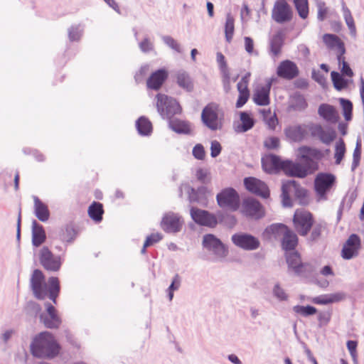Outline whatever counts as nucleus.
<instances>
[{
    "label": "nucleus",
    "mask_w": 364,
    "mask_h": 364,
    "mask_svg": "<svg viewBox=\"0 0 364 364\" xmlns=\"http://www.w3.org/2000/svg\"><path fill=\"white\" fill-rule=\"evenodd\" d=\"M343 12L345 21L350 31V33L355 36L356 33V28L354 19L351 15L350 10L344 4L343 6Z\"/></svg>",
    "instance_id": "nucleus-44"
},
{
    "label": "nucleus",
    "mask_w": 364,
    "mask_h": 364,
    "mask_svg": "<svg viewBox=\"0 0 364 364\" xmlns=\"http://www.w3.org/2000/svg\"><path fill=\"white\" fill-rule=\"evenodd\" d=\"M46 309V314L40 315V320L45 327L48 328H58L62 323L61 318L58 315L57 309L50 304H45Z\"/></svg>",
    "instance_id": "nucleus-15"
},
{
    "label": "nucleus",
    "mask_w": 364,
    "mask_h": 364,
    "mask_svg": "<svg viewBox=\"0 0 364 364\" xmlns=\"http://www.w3.org/2000/svg\"><path fill=\"white\" fill-rule=\"evenodd\" d=\"M346 151V149L344 141L342 139H341L339 141L336 142L335 146L334 158L336 164H341L345 156Z\"/></svg>",
    "instance_id": "nucleus-41"
},
{
    "label": "nucleus",
    "mask_w": 364,
    "mask_h": 364,
    "mask_svg": "<svg viewBox=\"0 0 364 364\" xmlns=\"http://www.w3.org/2000/svg\"><path fill=\"white\" fill-rule=\"evenodd\" d=\"M264 145L269 149H277L279 146V139L275 136L268 137L264 140Z\"/></svg>",
    "instance_id": "nucleus-52"
},
{
    "label": "nucleus",
    "mask_w": 364,
    "mask_h": 364,
    "mask_svg": "<svg viewBox=\"0 0 364 364\" xmlns=\"http://www.w3.org/2000/svg\"><path fill=\"white\" fill-rule=\"evenodd\" d=\"M287 263L289 269H291L296 274H301L306 272L309 267V263L301 262V255L296 252H288L285 255Z\"/></svg>",
    "instance_id": "nucleus-23"
},
{
    "label": "nucleus",
    "mask_w": 364,
    "mask_h": 364,
    "mask_svg": "<svg viewBox=\"0 0 364 364\" xmlns=\"http://www.w3.org/2000/svg\"><path fill=\"white\" fill-rule=\"evenodd\" d=\"M259 112L262 114L264 119L266 121V124H267L269 128L274 130L277 124H278V120L276 115L273 114L269 119H267V116L271 114V109L269 108L267 109H263L260 110Z\"/></svg>",
    "instance_id": "nucleus-46"
},
{
    "label": "nucleus",
    "mask_w": 364,
    "mask_h": 364,
    "mask_svg": "<svg viewBox=\"0 0 364 364\" xmlns=\"http://www.w3.org/2000/svg\"><path fill=\"white\" fill-rule=\"evenodd\" d=\"M293 225L295 230L301 236H306L310 232L314 219L311 213L303 208L296 210L293 216Z\"/></svg>",
    "instance_id": "nucleus-7"
},
{
    "label": "nucleus",
    "mask_w": 364,
    "mask_h": 364,
    "mask_svg": "<svg viewBox=\"0 0 364 364\" xmlns=\"http://www.w3.org/2000/svg\"><path fill=\"white\" fill-rule=\"evenodd\" d=\"M336 182V177L331 173H318L314 182V191L321 199L326 200V195L331 191Z\"/></svg>",
    "instance_id": "nucleus-8"
},
{
    "label": "nucleus",
    "mask_w": 364,
    "mask_h": 364,
    "mask_svg": "<svg viewBox=\"0 0 364 364\" xmlns=\"http://www.w3.org/2000/svg\"><path fill=\"white\" fill-rule=\"evenodd\" d=\"M60 348L54 336L48 331L36 335L31 344V353L40 358H53L59 354Z\"/></svg>",
    "instance_id": "nucleus-2"
},
{
    "label": "nucleus",
    "mask_w": 364,
    "mask_h": 364,
    "mask_svg": "<svg viewBox=\"0 0 364 364\" xmlns=\"http://www.w3.org/2000/svg\"><path fill=\"white\" fill-rule=\"evenodd\" d=\"M357 346H358L357 341H348L347 342V348L354 360H355L356 357H357V352H356Z\"/></svg>",
    "instance_id": "nucleus-58"
},
{
    "label": "nucleus",
    "mask_w": 364,
    "mask_h": 364,
    "mask_svg": "<svg viewBox=\"0 0 364 364\" xmlns=\"http://www.w3.org/2000/svg\"><path fill=\"white\" fill-rule=\"evenodd\" d=\"M341 105L343 107V115L346 120L349 121L351 119L353 104L350 101L341 98L340 100Z\"/></svg>",
    "instance_id": "nucleus-49"
},
{
    "label": "nucleus",
    "mask_w": 364,
    "mask_h": 364,
    "mask_svg": "<svg viewBox=\"0 0 364 364\" xmlns=\"http://www.w3.org/2000/svg\"><path fill=\"white\" fill-rule=\"evenodd\" d=\"M223 111L215 102L208 103L203 109L201 119L203 123L211 130L220 129L223 127Z\"/></svg>",
    "instance_id": "nucleus-5"
},
{
    "label": "nucleus",
    "mask_w": 364,
    "mask_h": 364,
    "mask_svg": "<svg viewBox=\"0 0 364 364\" xmlns=\"http://www.w3.org/2000/svg\"><path fill=\"white\" fill-rule=\"evenodd\" d=\"M193 155L197 159H203L205 155L203 146L201 144L196 145L193 149Z\"/></svg>",
    "instance_id": "nucleus-55"
},
{
    "label": "nucleus",
    "mask_w": 364,
    "mask_h": 364,
    "mask_svg": "<svg viewBox=\"0 0 364 364\" xmlns=\"http://www.w3.org/2000/svg\"><path fill=\"white\" fill-rule=\"evenodd\" d=\"M156 99L157 111L163 118L171 119L181 113L182 108L176 99L162 93H158Z\"/></svg>",
    "instance_id": "nucleus-6"
},
{
    "label": "nucleus",
    "mask_w": 364,
    "mask_h": 364,
    "mask_svg": "<svg viewBox=\"0 0 364 364\" xmlns=\"http://www.w3.org/2000/svg\"><path fill=\"white\" fill-rule=\"evenodd\" d=\"M294 4L299 16L306 18L309 15L308 0H294Z\"/></svg>",
    "instance_id": "nucleus-42"
},
{
    "label": "nucleus",
    "mask_w": 364,
    "mask_h": 364,
    "mask_svg": "<svg viewBox=\"0 0 364 364\" xmlns=\"http://www.w3.org/2000/svg\"><path fill=\"white\" fill-rule=\"evenodd\" d=\"M272 83L270 82L265 85H257L253 92V102L259 106H267L270 104V90Z\"/></svg>",
    "instance_id": "nucleus-20"
},
{
    "label": "nucleus",
    "mask_w": 364,
    "mask_h": 364,
    "mask_svg": "<svg viewBox=\"0 0 364 364\" xmlns=\"http://www.w3.org/2000/svg\"><path fill=\"white\" fill-rule=\"evenodd\" d=\"M308 126L294 125L285 129L286 136L294 141H301L307 135Z\"/></svg>",
    "instance_id": "nucleus-26"
},
{
    "label": "nucleus",
    "mask_w": 364,
    "mask_h": 364,
    "mask_svg": "<svg viewBox=\"0 0 364 364\" xmlns=\"http://www.w3.org/2000/svg\"><path fill=\"white\" fill-rule=\"evenodd\" d=\"M88 215L94 221L98 223L102 220L104 213L103 205L99 202L94 201L88 208Z\"/></svg>",
    "instance_id": "nucleus-36"
},
{
    "label": "nucleus",
    "mask_w": 364,
    "mask_h": 364,
    "mask_svg": "<svg viewBox=\"0 0 364 364\" xmlns=\"http://www.w3.org/2000/svg\"><path fill=\"white\" fill-rule=\"evenodd\" d=\"M331 317V313H320L318 319L321 324H327L330 321Z\"/></svg>",
    "instance_id": "nucleus-62"
},
{
    "label": "nucleus",
    "mask_w": 364,
    "mask_h": 364,
    "mask_svg": "<svg viewBox=\"0 0 364 364\" xmlns=\"http://www.w3.org/2000/svg\"><path fill=\"white\" fill-rule=\"evenodd\" d=\"M48 290L45 282V277L39 269H35L31 278V287L34 296L38 299H44L48 295L56 304L57 297L60 293V282L58 277H52L48 279Z\"/></svg>",
    "instance_id": "nucleus-3"
},
{
    "label": "nucleus",
    "mask_w": 364,
    "mask_h": 364,
    "mask_svg": "<svg viewBox=\"0 0 364 364\" xmlns=\"http://www.w3.org/2000/svg\"><path fill=\"white\" fill-rule=\"evenodd\" d=\"M285 33L283 30L277 31L272 37L269 42V48L272 55L278 56L281 52L284 43Z\"/></svg>",
    "instance_id": "nucleus-29"
},
{
    "label": "nucleus",
    "mask_w": 364,
    "mask_h": 364,
    "mask_svg": "<svg viewBox=\"0 0 364 364\" xmlns=\"http://www.w3.org/2000/svg\"><path fill=\"white\" fill-rule=\"evenodd\" d=\"M249 80L247 77H243L237 85L239 92L238 98L236 102V107H242L250 98V90L248 89Z\"/></svg>",
    "instance_id": "nucleus-28"
},
{
    "label": "nucleus",
    "mask_w": 364,
    "mask_h": 364,
    "mask_svg": "<svg viewBox=\"0 0 364 364\" xmlns=\"http://www.w3.org/2000/svg\"><path fill=\"white\" fill-rule=\"evenodd\" d=\"M242 212L247 217L254 219H259L264 215L262 205L253 198H247L243 201Z\"/></svg>",
    "instance_id": "nucleus-17"
},
{
    "label": "nucleus",
    "mask_w": 364,
    "mask_h": 364,
    "mask_svg": "<svg viewBox=\"0 0 364 364\" xmlns=\"http://www.w3.org/2000/svg\"><path fill=\"white\" fill-rule=\"evenodd\" d=\"M168 77V71L164 69H159L152 73L146 80V86L149 89L159 90Z\"/></svg>",
    "instance_id": "nucleus-24"
},
{
    "label": "nucleus",
    "mask_w": 364,
    "mask_h": 364,
    "mask_svg": "<svg viewBox=\"0 0 364 364\" xmlns=\"http://www.w3.org/2000/svg\"><path fill=\"white\" fill-rule=\"evenodd\" d=\"M191 215L193 220L200 225L213 228L217 224V220L215 216L206 210L192 208L191 209Z\"/></svg>",
    "instance_id": "nucleus-21"
},
{
    "label": "nucleus",
    "mask_w": 364,
    "mask_h": 364,
    "mask_svg": "<svg viewBox=\"0 0 364 364\" xmlns=\"http://www.w3.org/2000/svg\"><path fill=\"white\" fill-rule=\"evenodd\" d=\"M175 78L178 85L187 90L191 91L193 88V82L188 73L180 70L175 74Z\"/></svg>",
    "instance_id": "nucleus-35"
},
{
    "label": "nucleus",
    "mask_w": 364,
    "mask_h": 364,
    "mask_svg": "<svg viewBox=\"0 0 364 364\" xmlns=\"http://www.w3.org/2000/svg\"><path fill=\"white\" fill-rule=\"evenodd\" d=\"M272 18L277 23H282L292 18V11L285 0H277L272 9Z\"/></svg>",
    "instance_id": "nucleus-12"
},
{
    "label": "nucleus",
    "mask_w": 364,
    "mask_h": 364,
    "mask_svg": "<svg viewBox=\"0 0 364 364\" xmlns=\"http://www.w3.org/2000/svg\"><path fill=\"white\" fill-rule=\"evenodd\" d=\"M203 245L206 249L212 250L219 257H223L227 255L228 250L225 245L213 235H205L203 237Z\"/></svg>",
    "instance_id": "nucleus-22"
},
{
    "label": "nucleus",
    "mask_w": 364,
    "mask_h": 364,
    "mask_svg": "<svg viewBox=\"0 0 364 364\" xmlns=\"http://www.w3.org/2000/svg\"><path fill=\"white\" fill-rule=\"evenodd\" d=\"M196 177H197L198 180H199L200 181H201L203 183H205V179L208 177V173H207V171H204L203 169L199 168L196 171Z\"/></svg>",
    "instance_id": "nucleus-64"
},
{
    "label": "nucleus",
    "mask_w": 364,
    "mask_h": 364,
    "mask_svg": "<svg viewBox=\"0 0 364 364\" xmlns=\"http://www.w3.org/2000/svg\"><path fill=\"white\" fill-rule=\"evenodd\" d=\"M292 107L294 109L302 110L307 107L305 98L301 95H296L293 98Z\"/></svg>",
    "instance_id": "nucleus-50"
},
{
    "label": "nucleus",
    "mask_w": 364,
    "mask_h": 364,
    "mask_svg": "<svg viewBox=\"0 0 364 364\" xmlns=\"http://www.w3.org/2000/svg\"><path fill=\"white\" fill-rule=\"evenodd\" d=\"M323 41L329 49H336L337 55H344L345 46L341 38L335 34L326 33L323 36Z\"/></svg>",
    "instance_id": "nucleus-27"
},
{
    "label": "nucleus",
    "mask_w": 364,
    "mask_h": 364,
    "mask_svg": "<svg viewBox=\"0 0 364 364\" xmlns=\"http://www.w3.org/2000/svg\"><path fill=\"white\" fill-rule=\"evenodd\" d=\"M244 41L245 50L250 54L252 53L254 50L253 40L250 37H245Z\"/></svg>",
    "instance_id": "nucleus-61"
},
{
    "label": "nucleus",
    "mask_w": 364,
    "mask_h": 364,
    "mask_svg": "<svg viewBox=\"0 0 364 364\" xmlns=\"http://www.w3.org/2000/svg\"><path fill=\"white\" fill-rule=\"evenodd\" d=\"M232 241L236 246L245 250H257L259 245V240L247 233H236L232 236Z\"/></svg>",
    "instance_id": "nucleus-14"
},
{
    "label": "nucleus",
    "mask_w": 364,
    "mask_h": 364,
    "mask_svg": "<svg viewBox=\"0 0 364 364\" xmlns=\"http://www.w3.org/2000/svg\"><path fill=\"white\" fill-rule=\"evenodd\" d=\"M308 129L311 136L318 138L322 143L326 144H330L336 136V133L333 129H324L321 125L318 124L308 125Z\"/></svg>",
    "instance_id": "nucleus-16"
},
{
    "label": "nucleus",
    "mask_w": 364,
    "mask_h": 364,
    "mask_svg": "<svg viewBox=\"0 0 364 364\" xmlns=\"http://www.w3.org/2000/svg\"><path fill=\"white\" fill-rule=\"evenodd\" d=\"M274 156H276L269 155L266 156L265 158H263L262 160V168L264 171L267 173H272L281 170L280 166H275L269 161V159Z\"/></svg>",
    "instance_id": "nucleus-48"
},
{
    "label": "nucleus",
    "mask_w": 364,
    "mask_h": 364,
    "mask_svg": "<svg viewBox=\"0 0 364 364\" xmlns=\"http://www.w3.org/2000/svg\"><path fill=\"white\" fill-rule=\"evenodd\" d=\"M169 125L171 129L177 133L189 134L191 132L190 124L185 121L179 119L170 120Z\"/></svg>",
    "instance_id": "nucleus-38"
},
{
    "label": "nucleus",
    "mask_w": 364,
    "mask_h": 364,
    "mask_svg": "<svg viewBox=\"0 0 364 364\" xmlns=\"http://www.w3.org/2000/svg\"><path fill=\"white\" fill-rule=\"evenodd\" d=\"M299 158L305 161L304 164L294 162L290 160L283 161L279 156L269 159V161L275 166H280L281 170L288 176L304 178L314 173L319 169L318 161L328 154L329 149L325 151L309 146L298 148Z\"/></svg>",
    "instance_id": "nucleus-1"
},
{
    "label": "nucleus",
    "mask_w": 364,
    "mask_h": 364,
    "mask_svg": "<svg viewBox=\"0 0 364 364\" xmlns=\"http://www.w3.org/2000/svg\"><path fill=\"white\" fill-rule=\"evenodd\" d=\"M276 239L281 240L282 247L285 251L293 250L298 245V237L284 224H274L267 229Z\"/></svg>",
    "instance_id": "nucleus-4"
},
{
    "label": "nucleus",
    "mask_w": 364,
    "mask_h": 364,
    "mask_svg": "<svg viewBox=\"0 0 364 364\" xmlns=\"http://www.w3.org/2000/svg\"><path fill=\"white\" fill-rule=\"evenodd\" d=\"M136 129L141 135L147 136L152 132V124L145 117H141L136 123Z\"/></svg>",
    "instance_id": "nucleus-37"
},
{
    "label": "nucleus",
    "mask_w": 364,
    "mask_h": 364,
    "mask_svg": "<svg viewBox=\"0 0 364 364\" xmlns=\"http://www.w3.org/2000/svg\"><path fill=\"white\" fill-rule=\"evenodd\" d=\"M221 145L218 141H213L210 146V155L212 157L218 156L221 151Z\"/></svg>",
    "instance_id": "nucleus-57"
},
{
    "label": "nucleus",
    "mask_w": 364,
    "mask_h": 364,
    "mask_svg": "<svg viewBox=\"0 0 364 364\" xmlns=\"http://www.w3.org/2000/svg\"><path fill=\"white\" fill-rule=\"evenodd\" d=\"M240 124H237L235 127V132L238 133L245 132L251 129L254 124L255 121L250 114L245 112H242L240 114Z\"/></svg>",
    "instance_id": "nucleus-34"
},
{
    "label": "nucleus",
    "mask_w": 364,
    "mask_h": 364,
    "mask_svg": "<svg viewBox=\"0 0 364 364\" xmlns=\"http://www.w3.org/2000/svg\"><path fill=\"white\" fill-rule=\"evenodd\" d=\"M164 41L168 46H169L173 50H176L178 53L181 52L180 44L172 37L165 36L164 38Z\"/></svg>",
    "instance_id": "nucleus-53"
},
{
    "label": "nucleus",
    "mask_w": 364,
    "mask_h": 364,
    "mask_svg": "<svg viewBox=\"0 0 364 364\" xmlns=\"http://www.w3.org/2000/svg\"><path fill=\"white\" fill-rule=\"evenodd\" d=\"M331 76L334 87L337 90H341L348 87V81L345 80L338 72L332 71Z\"/></svg>",
    "instance_id": "nucleus-43"
},
{
    "label": "nucleus",
    "mask_w": 364,
    "mask_h": 364,
    "mask_svg": "<svg viewBox=\"0 0 364 364\" xmlns=\"http://www.w3.org/2000/svg\"><path fill=\"white\" fill-rule=\"evenodd\" d=\"M318 112L326 121L335 124L339 119V115L333 106L322 104L319 106Z\"/></svg>",
    "instance_id": "nucleus-30"
},
{
    "label": "nucleus",
    "mask_w": 364,
    "mask_h": 364,
    "mask_svg": "<svg viewBox=\"0 0 364 364\" xmlns=\"http://www.w3.org/2000/svg\"><path fill=\"white\" fill-rule=\"evenodd\" d=\"M353 168H356L358 166L360 156H361V141L360 140H358L356 143V146L353 151Z\"/></svg>",
    "instance_id": "nucleus-51"
},
{
    "label": "nucleus",
    "mask_w": 364,
    "mask_h": 364,
    "mask_svg": "<svg viewBox=\"0 0 364 364\" xmlns=\"http://www.w3.org/2000/svg\"><path fill=\"white\" fill-rule=\"evenodd\" d=\"M139 46H140V48L141 49V50H143L144 52H148L152 49L151 43L146 38L144 39L140 43Z\"/></svg>",
    "instance_id": "nucleus-63"
},
{
    "label": "nucleus",
    "mask_w": 364,
    "mask_h": 364,
    "mask_svg": "<svg viewBox=\"0 0 364 364\" xmlns=\"http://www.w3.org/2000/svg\"><path fill=\"white\" fill-rule=\"evenodd\" d=\"M299 74V70L296 64L289 60L282 61L277 68V76L285 80H293Z\"/></svg>",
    "instance_id": "nucleus-18"
},
{
    "label": "nucleus",
    "mask_w": 364,
    "mask_h": 364,
    "mask_svg": "<svg viewBox=\"0 0 364 364\" xmlns=\"http://www.w3.org/2000/svg\"><path fill=\"white\" fill-rule=\"evenodd\" d=\"M337 60L338 61L339 65L341 66V71L342 74L349 77H353V72L350 68L348 63L346 61L344 55H338Z\"/></svg>",
    "instance_id": "nucleus-47"
},
{
    "label": "nucleus",
    "mask_w": 364,
    "mask_h": 364,
    "mask_svg": "<svg viewBox=\"0 0 364 364\" xmlns=\"http://www.w3.org/2000/svg\"><path fill=\"white\" fill-rule=\"evenodd\" d=\"M183 225L181 218L174 214L166 215L161 221V225L162 229L167 232H178Z\"/></svg>",
    "instance_id": "nucleus-25"
},
{
    "label": "nucleus",
    "mask_w": 364,
    "mask_h": 364,
    "mask_svg": "<svg viewBox=\"0 0 364 364\" xmlns=\"http://www.w3.org/2000/svg\"><path fill=\"white\" fill-rule=\"evenodd\" d=\"M218 205L236 210L239 207V196L233 188H226L217 196Z\"/></svg>",
    "instance_id": "nucleus-13"
},
{
    "label": "nucleus",
    "mask_w": 364,
    "mask_h": 364,
    "mask_svg": "<svg viewBox=\"0 0 364 364\" xmlns=\"http://www.w3.org/2000/svg\"><path fill=\"white\" fill-rule=\"evenodd\" d=\"M46 239V232L43 227L36 221L32 224V244L35 247L41 245Z\"/></svg>",
    "instance_id": "nucleus-32"
},
{
    "label": "nucleus",
    "mask_w": 364,
    "mask_h": 364,
    "mask_svg": "<svg viewBox=\"0 0 364 364\" xmlns=\"http://www.w3.org/2000/svg\"><path fill=\"white\" fill-rule=\"evenodd\" d=\"M328 13V9L326 7L324 3H321L318 6V18L323 21Z\"/></svg>",
    "instance_id": "nucleus-60"
},
{
    "label": "nucleus",
    "mask_w": 364,
    "mask_h": 364,
    "mask_svg": "<svg viewBox=\"0 0 364 364\" xmlns=\"http://www.w3.org/2000/svg\"><path fill=\"white\" fill-rule=\"evenodd\" d=\"M180 286V279L178 275H176L172 283L168 287V296L169 299L171 300L173 296V291L178 289Z\"/></svg>",
    "instance_id": "nucleus-56"
},
{
    "label": "nucleus",
    "mask_w": 364,
    "mask_h": 364,
    "mask_svg": "<svg viewBox=\"0 0 364 364\" xmlns=\"http://www.w3.org/2000/svg\"><path fill=\"white\" fill-rule=\"evenodd\" d=\"M162 239V236L159 233L151 234L148 236L144 242V247H149L154 243L159 242Z\"/></svg>",
    "instance_id": "nucleus-54"
},
{
    "label": "nucleus",
    "mask_w": 364,
    "mask_h": 364,
    "mask_svg": "<svg viewBox=\"0 0 364 364\" xmlns=\"http://www.w3.org/2000/svg\"><path fill=\"white\" fill-rule=\"evenodd\" d=\"M361 249V240L356 234H351L343 243L341 256L344 259H350L358 255Z\"/></svg>",
    "instance_id": "nucleus-11"
},
{
    "label": "nucleus",
    "mask_w": 364,
    "mask_h": 364,
    "mask_svg": "<svg viewBox=\"0 0 364 364\" xmlns=\"http://www.w3.org/2000/svg\"><path fill=\"white\" fill-rule=\"evenodd\" d=\"M282 191V203L286 207H291L292 205L291 195L298 198H304L306 196V189L302 188L295 181H288L284 183Z\"/></svg>",
    "instance_id": "nucleus-9"
},
{
    "label": "nucleus",
    "mask_w": 364,
    "mask_h": 364,
    "mask_svg": "<svg viewBox=\"0 0 364 364\" xmlns=\"http://www.w3.org/2000/svg\"><path fill=\"white\" fill-rule=\"evenodd\" d=\"M77 235L75 226L73 224L66 225L60 233V238L64 242H72Z\"/></svg>",
    "instance_id": "nucleus-39"
},
{
    "label": "nucleus",
    "mask_w": 364,
    "mask_h": 364,
    "mask_svg": "<svg viewBox=\"0 0 364 364\" xmlns=\"http://www.w3.org/2000/svg\"><path fill=\"white\" fill-rule=\"evenodd\" d=\"M346 295L343 292H336L331 294L321 295L312 299V302L315 304H328L339 302L343 300Z\"/></svg>",
    "instance_id": "nucleus-31"
},
{
    "label": "nucleus",
    "mask_w": 364,
    "mask_h": 364,
    "mask_svg": "<svg viewBox=\"0 0 364 364\" xmlns=\"http://www.w3.org/2000/svg\"><path fill=\"white\" fill-rule=\"evenodd\" d=\"M245 188L251 193L263 198H267L269 196V191L267 186L262 181L254 178L248 177L244 180Z\"/></svg>",
    "instance_id": "nucleus-19"
},
{
    "label": "nucleus",
    "mask_w": 364,
    "mask_h": 364,
    "mask_svg": "<svg viewBox=\"0 0 364 364\" xmlns=\"http://www.w3.org/2000/svg\"><path fill=\"white\" fill-rule=\"evenodd\" d=\"M235 32V18L230 14L226 16V21L225 24V36L226 41L231 42Z\"/></svg>",
    "instance_id": "nucleus-40"
},
{
    "label": "nucleus",
    "mask_w": 364,
    "mask_h": 364,
    "mask_svg": "<svg viewBox=\"0 0 364 364\" xmlns=\"http://www.w3.org/2000/svg\"><path fill=\"white\" fill-rule=\"evenodd\" d=\"M34 212L37 218L42 221L46 222L50 217V212L47 205L43 203L38 197H34Z\"/></svg>",
    "instance_id": "nucleus-33"
},
{
    "label": "nucleus",
    "mask_w": 364,
    "mask_h": 364,
    "mask_svg": "<svg viewBox=\"0 0 364 364\" xmlns=\"http://www.w3.org/2000/svg\"><path fill=\"white\" fill-rule=\"evenodd\" d=\"M274 294L280 300L287 299V294L279 285H275L274 288Z\"/></svg>",
    "instance_id": "nucleus-59"
},
{
    "label": "nucleus",
    "mask_w": 364,
    "mask_h": 364,
    "mask_svg": "<svg viewBox=\"0 0 364 364\" xmlns=\"http://www.w3.org/2000/svg\"><path fill=\"white\" fill-rule=\"evenodd\" d=\"M294 313L301 315L303 316H309L315 314L317 312V309L311 306H301L296 305L293 307Z\"/></svg>",
    "instance_id": "nucleus-45"
},
{
    "label": "nucleus",
    "mask_w": 364,
    "mask_h": 364,
    "mask_svg": "<svg viewBox=\"0 0 364 364\" xmlns=\"http://www.w3.org/2000/svg\"><path fill=\"white\" fill-rule=\"evenodd\" d=\"M41 264L48 271L57 272L61 267L60 257L55 256L48 247H42L38 252Z\"/></svg>",
    "instance_id": "nucleus-10"
}]
</instances>
